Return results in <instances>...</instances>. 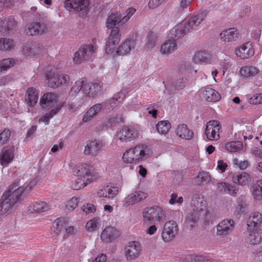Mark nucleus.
I'll use <instances>...</instances> for the list:
<instances>
[{"label":"nucleus","mask_w":262,"mask_h":262,"mask_svg":"<svg viewBox=\"0 0 262 262\" xmlns=\"http://www.w3.org/2000/svg\"><path fill=\"white\" fill-rule=\"evenodd\" d=\"M39 181V178L35 177L25 188L20 186L18 182L9 186L0 199V214H5L18 203L23 199L25 191L30 190Z\"/></svg>","instance_id":"obj_1"},{"label":"nucleus","mask_w":262,"mask_h":262,"mask_svg":"<svg viewBox=\"0 0 262 262\" xmlns=\"http://www.w3.org/2000/svg\"><path fill=\"white\" fill-rule=\"evenodd\" d=\"M207 14L208 11L205 10L188 19H185L170 30V38L176 41L184 36L187 32L196 29L205 19Z\"/></svg>","instance_id":"obj_2"},{"label":"nucleus","mask_w":262,"mask_h":262,"mask_svg":"<svg viewBox=\"0 0 262 262\" xmlns=\"http://www.w3.org/2000/svg\"><path fill=\"white\" fill-rule=\"evenodd\" d=\"M39 104L42 108L51 110L45 114L39 121L48 124L50 119L56 115L61 110L62 105L57 103V96L51 92L45 93L40 98Z\"/></svg>","instance_id":"obj_3"},{"label":"nucleus","mask_w":262,"mask_h":262,"mask_svg":"<svg viewBox=\"0 0 262 262\" xmlns=\"http://www.w3.org/2000/svg\"><path fill=\"white\" fill-rule=\"evenodd\" d=\"M152 153V150L150 146L139 144L126 150L122 158L124 162L132 163L148 158Z\"/></svg>","instance_id":"obj_4"},{"label":"nucleus","mask_w":262,"mask_h":262,"mask_svg":"<svg viewBox=\"0 0 262 262\" xmlns=\"http://www.w3.org/2000/svg\"><path fill=\"white\" fill-rule=\"evenodd\" d=\"M205 204L199 197L194 196L191 201V209L186 215V222L192 226L196 223L200 216L205 212Z\"/></svg>","instance_id":"obj_5"},{"label":"nucleus","mask_w":262,"mask_h":262,"mask_svg":"<svg viewBox=\"0 0 262 262\" xmlns=\"http://www.w3.org/2000/svg\"><path fill=\"white\" fill-rule=\"evenodd\" d=\"M142 214L143 223L147 225L155 222H162L166 220L164 211L157 206L146 207L143 209Z\"/></svg>","instance_id":"obj_6"},{"label":"nucleus","mask_w":262,"mask_h":262,"mask_svg":"<svg viewBox=\"0 0 262 262\" xmlns=\"http://www.w3.org/2000/svg\"><path fill=\"white\" fill-rule=\"evenodd\" d=\"M89 5V0H66L64 2V7L67 10L81 12L82 17L88 16Z\"/></svg>","instance_id":"obj_7"},{"label":"nucleus","mask_w":262,"mask_h":262,"mask_svg":"<svg viewBox=\"0 0 262 262\" xmlns=\"http://www.w3.org/2000/svg\"><path fill=\"white\" fill-rule=\"evenodd\" d=\"M96 48L92 45H83L75 52L73 61L76 63H80L90 59L95 53Z\"/></svg>","instance_id":"obj_8"},{"label":"nucleus","mask_w":262,"mask_h":262,"mask_svg":"<svg viewBox=\"0 0 262 262\" xmlns=\"http://www.w3.org/2000/svg\"><path fill=\"white\" fill-rule=\"evenodd\" d=\"M138 137V132L134 127L124 126L117 133V138L122 142H129Z\"/></svg>","instance_id":"obj_9"},{"label":"nucleus","mask_w":262,"mask_h":262,"mask_svg":"<svg viewBox=\"0 0 262 262\" xmlns=\"http://www.w3.org/2000/svg\"><path fill=\"white\" fill-rule=\"evenodd\" d=\"M178 226L176 222L169 221L166 222L162 232V237L163 241L167 242L173 240L178 234Z\"/></svg>","instance_id":"obj_10"},{"label":"nucleus","mask_w":262,"mask_h":262,"mask_svg":"<svg viewBox=\"0 0 262 262\" xmlns=\"http://www.w3.org/2000/svg\"><path fill=\"white\" fill-rule=\"evenodd\" d=\"M140 244L137 242L129 243L124 248V254L126 260L131 261L138 258L141 252Z\"/></svg>","instance_id":"obj_11"},{"label":"nucleus","mask_w":262,"mask_h":262,"mask_svg":"<svg viewBox=\"0 0 262 262\" xmlns=\"http://www.w3.org/2000/svg\"><path fill=\"white\" fill-rule=\"evenodd\" d=\"M221 125L216 120H211L207 122L205 129V135L210 140H217L220 138V130Z\"/></svg>","instance_id":"obj_12"},{"label":"nucleus","mask_w":262,"mask_h":262,"mask_svg":"<svg viewBox=\"0 0 262 262\" xmlns=\"http://www.w3.org/2000/svg\"><path fill=\"white\" fill-rule=\"evenodd\" d=\"M111 29L112 30L105 45V51L107 54H111L113 52L115 46L119 43L121 37L119 27H114Z\"/></svg>","instance_id":"obj_13"},{"label":"nucleus","mask_w":262,"mask_h":262,"mask_svg":"<svg viewBox=\"0 0 262 262\" xmlns=\"http://www.w3.org/2000/svg\"><path fill=\"white\" fill-rule=\"evenodd\" d=\"M49 86L56 88L60 85H64L69 80L70 77L67 75H64L60 72L53 73L47 76Z\"/></svg>","instance_id":"obj_14"},{"label":"nucleus","mask_w":262,"mask_h":262,"mask_svg":"<svg viewBox=\"0 0 262 262\" xmlns=\"http://www.w3.org/2000/svg\"><path fill=\"white\" fill-rule=\"evenodd\" d=\"M93 171V167L86 164H78L74 167L72 170L74 175L84 179L94 178Z\"/></svg>","instance_id":"obj_15"},{"label":"nucleus","mask_w":262,"mask_h":262,"mask_svg":"<svg viewBox=\"0 0 262 262\" xmlns=\"http://www.w3.org/2000/svg\"><path fill=\"white\" fill-rule=\"evenodd\" d=\"M234 227V222L232 220H224L217 226V234L225 236L232 232Z\"/></svg>","instance_id":"obj_16"},{"label":"nucleus","mask_w":262,"mask_h":262,"mask_svg":"<svg viewBox=\"0 0 262 262\" xmlns=\"http://www.w3.org/2000/svg\"><path fill=\"white\" fill-rule=\"evenodd\" d=\"M103 144L99 140H94L89 141L85 147L84 154L85 155H91L93 156H96L99 151V150L102 148Z\"/></svg>","instance_id":"obj_17"},{"label":"nucleus","mask_w":262,"mask_h":262,"mask_svg":"<svg viewBox=\"0 0 262 262\" xmlns=\"http://www.w3.org/2000/svg\"><path fill=\"white\" fill-rule=\"evenodd\" d=\"M110 107L106 101L102 103H97L92 106L84 114L83 117V121L86 122L94 116L96 115L102 109H107Z\"/></svg>","instance_id":"obj_18"},{"label":"nucleus","mask_w":262,"mask_h":262,"mask_svg":"<svg viewBox=\"0 0 262 262\" xmlns=\"http://www.w3.org/2000/svg\"><path fill=\"white\" fill-rule=\"evenodd\" d=\"M101 86L102 85L98 83H85L83 92L85 95L94 97L100 94Z\"/></svg>","instance_id":"obj_19"},{"label":"nucleus","mask_w":262,"mask_h":262,"mask_svg":"<svg viewBox=\"0 0 262 262\" xmlns=\"http://www.w3.org/2000/svg\"><path fill=\"white\" fill-rule=\"evenodd\" d=\"M238 31L234 28L224 30L220 34L221 39L224 42L235 41L238 38Z\"/></svg>","instance_id":"obj_20"},{"label":"nucleus","mask_w":262,"mask_h":262,"mask_svg":"<svg viewBox=\"0 0 262 262\" xmlns=\"http://www.w3.org/2000/svg\"><path fill=\"white\" fill-rule=\"evenodd\" d=\"M14 147L9 148H3L0 154V162L2 165H7L11 163L14 157Z\"/></svg>","instance_id":"obj_21"},{"label":"nucleus","mask_w":262,"mask_h":262,"mask_svg":"<svg viewBox=\"0 0 262 262\" xmlns=\"http://www.w3.org/2000/svg\"><path fill=\"white\" fill-rule=\"evenodd\" d=\"M46 29V28L44 24L34 22L28 25L26 29V33L29 35H37L42 34Z\"/></svg>","instance_id":"obj_22"},{"label":"nucleus","mask_w":262,"mask_h":262,"mask_svg":"<svg viewBox=\"0 0 262 262\" xmlns=\"http://www.w3.org/2000/svg\"><path fill=\"white\" fill-rule=\"evenodd\" d=\"M261 223V214L258 212H252L247 220L248 228L250 230H254L260 226Z\"/></svg>","instance_id":"obj_23"},{"label":"nucleus","mask_w":262,"mask_h":262,"mask_svg":"<svg viewBox=\"0 0 262 262\" xmlns=\"http://www.w3.org/2000/svg\"><path fill=\"white\" fill-rule=\"evenodd\" d=\"M254 54V49L251 43L246 42L243 45L238 49L236 55L242 59H248Z\"/></svg>","instance_id":"obj_24"},{"label":"nucleus","mask_w":262,"mask_h":262,"mask_svg":"<svg viewBox=\"0 0 262 262\" xmlns=\"http://www.w3.org/2000/svg\"><path fill=\"white\" fill-rule=\"evenodd\" d=\"M118 236V231L113 227L108 226L106 227L102 232L101 238L105 242H110L115 239Z\"/></svg>","instance_id":"obj_25"},{"label":"nucleus","mask_w":262,"mask_h":262,"mask_svg":"<svg viewBox=\"0 0 262 262\" xmlns=\"http://www.w3.org/2000/svg\"><path fill=\"white\" fill-rule=\"evenodd\" d=\"M122 15L118 13H111L108 16L106 20V27L108 29H111L112 28L117 27L116 26V25L119 26L123 25L125 23H122Z\"/></svg>","instance_id":"obj_26"},{"label":"nucleus","mask_w":262,"mask_h":262,"mask_svg":"<svg viewBox=\"0 0 262 262\" xmlns=\"http://www.w3.org/2000/svg\"><path fill=\"white\" fill-rule=\"evenodd\" d=\"M186 86V79L179 78L176 81L169 82L166 85V89L170 94L183 89Z\"/></svg>","instance_id":"obj_27"},{"label":"nucleus","mask_w":262,"mask_h":262,"mask_svg":"<svg viewBox=\"0 0 262 262\" xmlns=\"http://www.w3.org/2000/svg\"><path fill=\"white\" fill-rule=\"evenodd\" d=\"M147 194L141 191H135L129 194L125 199L126 204L132 205L137 203L145 199Z\"/></svg>","instance_id":"obj_28"},{"label":"nucleus","mask_w":262,"mask_h":262,"mask_svg":"<svg viewBox=\"0 0 262 262\" xmlns=\"http://www.w3.org/2000/svg\"><path fill=\"white\" fill-rule=\"evenodd\" d=\"M16 23L13 18L0 21V32L9 33L16 29Z\"/></svg>","instance_id":"obj_29"},{"label":"nucleus","mask_w":262,"mask_h":262,"mask_svg":"<svg viewBox=\"0 0 262 262\" xmlns=\"http://www.w3.org/2000/svg\"><path fill=\"white\" fill-rule=\"evenodd\" d=\"M134 46L135 41L133 40L126 39L118 48L116 54L119 56L126 55L130 52Z\"/></svg>","instance_id":"obj_30"},{"label":"nucleus","mask_w":262,"mask_h":262,"mask_svg":"<svg viewBox=\"0 0 262 262\" xmlns=\"http://www.w3.org/2000/svg\"><path fill=\"white\" fill-rule=\"evenodd\" d=\"M176 134L180 138L186 140H190L192 138L193 133L192 130L187 128L185 124L179 125L176 130Z\"/></svg>","instance_id":"obj_31"},{"label":"nucleus","mask_w":262,"mask_h":262,"mask_svg":"<svg viewBox=\"0 0 262 262\" xmlns=\"http://www.w3.org/2000/svg\"><path fill=\"white\" fill-rule=\"evenodd\" d=\"M203 95L208 102H216L220 100V94L211 88H207L203 91Z\"/></svg>","instance_id":"obj_32"},{"label":"nucleus","mask_w":262,"mask_h":262,"mask_svg":"<svg viewBox=\"0 0 262 262\" xmlns=\"http://www.w3.org/2000/svg\"><path fill=\"white\" fill-rule=\"evenodd\" d=\"M249 232L246 241L251 245L259 244L262 240V230H255Z\"/></svg>","instance_id":"obj_33"},{"label":"nucleus","mask_w":262,"mask_h":262,"mask_svg":"<svg viewBox=\"0 0 262 262\" xmlns=\"http://www.w3.org/2000/svg\"><path fill=\"white\" fill-rule=\"evenodd\" d=\"M94 179L95 178L84 179L82 177H78L75 181L71 183V187L74 190L80 189L91 183Z\"/></svg>","instance_id":"obj_34"},{"label":"nucleus","mask_w":262,"mask_h":262,"mask_svg":"<svg viewBox=\"0 0 262 262\" xmlns=\"http://www.w3.org/2000/svg\"><path fill=\"white\" fill-rule=\"evenodd\" d=\"M26 100L30 106H34L38 101V94L33 88H29L27 91Z\"/></svg>","instance_id":"obj_35"},{"label":"nucleus","mask_w":262,"mask_h":262,"mask_svg":"<svg viewBox=\"0 0 262 262\" xmlns=\"http://www.w3.org/2000/svg\"><path fill=\"white\" fill-rule=\"evenodd\" d=\"M233 182L241 185H248L250 182V178L249 175L246 172H242L234 174L232 179Z\"/></svg>","instance_id":"obj_36"},{"label":"nucleus","mask_w":262,"mask_h":262,"mask_svg":"<svg viewBox=\"0 0 262 262\" xmlns=\"http://www.w3.org/2000/svg\"><path fill=\"white\" fill-rule=\"evenodd\" d=\"M177 49V43L173 39H169L161 46V52L163 54H169Z\"/></svg>","instance_id":"obj_37"},{"label":"nucleus","mask_w":262,"mask_h":262,"mask_svg":"<svg viewBox=\"0 0 262 262\" xmlns=\"http://www.w3.org/2000/svg\"><path fill=\"white\" fill-rule=\"evenodd\" d=\"M239 72L241 75L243 76L250 77L258 74L259 70L256 67L252 66H245L241 68Z\"/></svg>","instance_id":"obj_38"},{"label":"nucleus","mask_w":262,"mask_h":262,"mask_svg":"<svg viewBox=\"0 0 262 262\" xmlns=\"http://www.w3.org/2000/svg\"><path fill=\"white\" fill-rule=\"evenodd\" d=\"M210 59V55L206 52L199 51L195 53L193 61L195 63H203L207 62Z\"/></svg>","instance_id":"obj_39"},{"label":"nucleus","mask_w":262,"mask_h":262,"mask_svg":"<svg viewBox=\"0 0 262 262\" xmlns=\"http://www.w3.org/2000/svg\"><path fill=\"white\" fill-rule=\"evenodd\" d=\"M158 132L161 135H166L171 128V124L168 121H161L156 125Z\"/></svg>","instance_id":"obj_40"},{"label":"nucleus","mask_w":262,"mask_h":262,"mask_svg":"<svg viewBox=\"0 0 262 262\" xmlns=\"http://www.w3.org/2000/svg\"><path fill=\"white\" fill-rule=\"evenodd\" d=\"M225 148L230 152H236L243 149V144L240 141H231L226 144Z\"/></svg>","instance_id":"obj_41"},{"label":"nucleus","mask_w":262,"mask_h":262,"mask_svg":"<svg viewBox=\"0 0 262 262\" xmlns=\"http://www.w3.org/2000/svg\"><path fill=\"white\" fill-rule=\"evenodd\" d=\"M32 208L33 211H31L32 213L33 212H42L48 210L49 209V205L44 202H36L33 204L32 206H31Z\"/></svg>","instance_id":"obj_42"},{"label":"nucleus","mask_w":262,"mask_h":262,"mask_svg":"<svg viewBox=\"0 0 262 262\" xmlns=\"http://www.w3.org/2000/svg\"><path fill=\"white\" fill-rule=\"evenodd\" d=\"M253 194L256 200L262 199V180L257 181L253 185Z\"/></svg>","instance_id":"obj_43"},{"label":"nucleus","mask_w":262,"mask_h":262,"mask_svg":"<svg viewBox=\"0 0 262 262\" xmlns=\"http://www.w3.org/2000/svg\"><path fill=\"white\" fill-rule=\"evenodd\" d=\"M54 228L56 229L54 231L57 235H58L62 230L66 227V221L64 219L58 218L56 219L53 223Z\"/></svg>","instance_id":"obj_44"},{"label":"nucleus","mask_w":262,"mask_h":262,"mask_svg":"<svg viewBox=\"0 0 262 262\" xmlns=\"http://www.w3.org/2000/svg\"><path fill=\"white\" fill-rule=\"evenodd\" d=\"M14 64L13 58H6L0 61V73L7 71Z\"/></svg>","instance_id":"obj_45"},{"label":"nucleus","mask_w":262,"mask_h":262,"mask_svg":"<svg viewBox=\"0 0 262 262\" xmlns=\"http://www.w3.org/2000/svg\"><path fill=\"white\" fill-rule=\"evenodd\" d=\"M221 186L224 188V191L225 192H228L231 195H234L237 194L238 188L235 186H232L230 184H229L228 183H221Z\"/></svg>","instance_id":"obj_46"},{"label":"nucleus","mask_w":262,"mask_h":262,"mask_svg":"<svg viewBox=\"0 0 262 262\" xmlns=\"http://www.w3.org/2000/svg\"><path fill=\"white\" fill-rule=\"evenodd\" d=\"M198 184H202L203 183H207L211 180V177L208 173L205 172H201L199 173L196 178Z\"/></svg>","instance_id":"obj_47"},{"label":"nucleus","mask_w":262,"mask_h":262,"mask_svg":"<svg viewBox=\"0 0 262 262\" xmlns=\"http://www.w3.org/2000/svg\"><path fill=\"white\" fill-rule=\"evenodd\" d=\"M79 202L77 198H72L70 200L67 202L66 207V209L69 211H72L77 207Z\"/></svg>","instance_id":"obj_48"},{"label":"nucleus","mask_w":262,"mask_h":262,"mask_svg":"<svg viewBox=\"0 0 262 262\" xmlns=\"http://www.w3.org/2000/svg\"><path fill=\"white\" fill-rule=\"evenodd\" d=\"M10 135V130L9 129L5 128L0 134V144L3 145L6 143L9 139Z\"/></svg>","instance_id":"obj_49"},{"label":"nucleus","mask_w":262,"mask_h":262,"mask_svg":"<svg viewBox=\"0 0 262 262\" xmlns=\"http://www.w3.org/2000/svg\"><path fill=\"white\" fill-rule=\"evenodd\" d=\"M99 223L97 220H92L89 221L85 225V228L89 231H94L99 228Z\"/></svg>","instance_id":"obj_50"},{"label":"nucleus","mask_w":262,"mask_h":262,"mask_svg":"<svg viewBox=\"0 0 262 262\" xmlns=\"http://www.w3.org/2000/svg\"><path fill=\"white\" fill-rule=\"evenodd\" d=\"M14 42L13 40L9 38H3V50H10L14 48Z\"/></svg>","instance_id":"obj_51"},{"label":"nucleus","mask_w":262,"mask_h":262,"mask_svg":"<svg viewBox=\"0 0 262 262\" xmlns=\"http://www.w3.org/2000/svg\"><path fill=\"white\" fill-rule=\"evenodd\" d=\"M44 50L43 47L40 45H33L29 49V53L36 55L41 53Z\"/></svg>","instance_id":"obj_52"},{"label":"nucleus","mask_w":262,"mask_h":262,"mask_svg":"<svg viewBox=\"0 0 262 262\" xmlns=\"http://www.w3.org/2000/svg\"><path fill=\"white\" fill-rule=\"evenodd\" d=\"M121 100V99L119 98V94L117 93L116 94L112 99L106 101V102H107L108 106L110 107H108V110H110L111 108L113 109L115 108L116 106V101L120 102Z\"/></svg>","instance_id":"obj_53"},{"label":"nucleus","mask_w":262,"mask_h":262,"mask_svg":"<svg viewBox=\"0 0 262 262\" xmlns=\"http://www.w3.org/2000/svg\"><path fill=\"white\" fill-rule=\"evenodd\" d=\"M84 85H85L84 81H78L75 83V85L71 88V91L74 92L75 93H78L82 88H84Z\"/></svg>","instance_id":"obj_54"},{"label":"nucleus","mask_w":262,"mask_h":262,"mask_svg":"<svg viewBox=\"0 0 262 262\" xmlns=\"http://www.w3.org/2000/svg\"><path fill=\"white\" fill-rule=\"evenodd\" d=\"M157 40L156 35L153 33H149L148 36V40L147 42V46L148 48H152L156 43Z\"/></svg>","instance_id":"obj_55"},{"label":"nucleus","mask_w":262,"mask_h":262,"mask_svg":"<svg viewBox=\"0 0 262 262\" xmlns=\"http://www.w3.org/2000/svg\"><path fill=\"white\" fill-rule=\"evenodd\" d=\"M123 122V119L121 116H116L111 118L108 121V124L111 126H115L116 124Z\"/></svg>","instance_id":"obj_56"},{"label":"nucleus","mask_w":262,"mask_h":262,"mask_svg":"<svg viewBox=\"0 0 262 262\" xmlns=\"http://www.w3.org/2000/svg\"><path fill=\"white\" fill-rule=\"evenodd\" d=\"M135 11V9L133 8H129L127 9L126 11V15L123 17L122 16V23L123 22L125 23L126 22H127V20L130 18V17L134 14Z\"/></svg>","instance_id":"obj_57"},{"label":"nucleus","mask_w":262,"mask_h":262,"mask_svg":"<svg viewBox=\"0 0 262 262\" xmlns=\"http://www.w3.org/2000/svg\"><path fill=\"white\" fill-rule=\"evenodd\" d=\"M195 262H219V261L211 259L208 256L198 255L195 258Z\"/></svg>","instance_id":"obj_58"},{"label":"nucleus","mask_w":262,"mask_h":262,"mask_svg":"<svg viewBox=\"0 0 262 262\" xmlns=\"http://www.w3.org/2000/svg\"><path fill=\"white\" fill-rule=\"evenodd\" d=\"M81 209L86 214L94 212L96 211L95 206L91 204H87L86 205H83Z\"/></svg>","instance_id":"obj_59"},{"label":"nucleus","mask_w":262,"mask_h":262,"mask_svg":"<svg viewBox=\"0 0 262 262\" xmlns=\"http://www.w3.org/2000/svg\"><path fill=\"white\" fill-rule=\"evenodd\" d=\"M107 195L108 198H112L117 195L118 190L117 187L111 188L108 186L106 187Z\"/></svg>","instance_id":"obj_60"},{"label":"nucleus","mask_w":262,"mask_h":262,"mask_svg":"<svg viewBox=\"0 0 262 262\" xmlns=\"http://www.w3.org/2000/svg\"><path fill=\"white\" fill-rule=\"evenodd\" d=\"M250 103L253 104H260L262 103V93L254 96L250 99Z\"/></svg>","instance_id":"obj_61"},{"label":"nucleus","mask_w":262,"mask_h":262,"mask_svg":"<svg viewBox=\"0 0 262 262\" xmlns=\"http://www.w3.org/2000/svg\"><path fill=\"white\" fill-rule=\"evenodd\" d=\"M165 0H150L148 2V7L151 9H155L160 6Z\"/></svg>","instance_id":"obj_62"},{"label":"nucleus","mask_w":262,"mask_h":262,"mask_svg":"<svg viewBox=\"0 0 262 262\" xmlns=\"http://www.w3.org/2000/svg\"><path fill=\"white\" fill-rule=\"evenodd\" d=\"M12 80V77L9 75L0 77V86L5 85L11 82Z\"/></svg>","instance_id":"obj_63"},{"label":"nucleus","mask_w":262,"mask_h":262,"mask_svg":"<svg viewBox=\"0 0 262 262\" xmlns=\"http://www.w3.org/2000/svg\"><path fill=\"white\" fill-rule=\"evenodd\" d=\"M190 69V66L189 63L183 61L179 66V70L180 72H184Z\"/></svg>","instance_id":"obj_64"}]
</instances>
